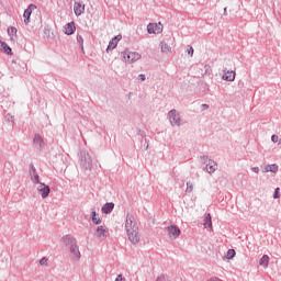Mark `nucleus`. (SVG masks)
<instances>
[{"label":"nucleus","instance_id":"nucleus-23","mask_svg":"<svg viewBox=\"0 0 281 281\" xmlns=\"http://www.w3.org/2000/svg\"><path fill=\"white\" fill-rule=\"evenodd\" d=\"M234 256H236V250L228 249L227 255H226L227 260H232V258H234Z\"/></svg>","mask_w":281,"mask_h":281},{"label":"nucleus","instance_id":"nucleus-33","mask_svg":"<svg viewBox=\"0 0 281 281\" xmlns=\"http://www.w3.org/2000/svg\"><path fill=\"white\" fill-rule=\"evenodd\" d=\"M202 109H210V106L207 104H203Z\"/></svg>","mask_w":281,"mask_h":281},{"label":"nucleus","instance_id":"nucleus-24","mask_svg":"<svg viewBox=\"0 0 281 281\" xmlns=\"http://www.w3.org/2000/svg\"><path fill=\"white\" fill-rule=\"evenodd\" d=\"M92 221L93 223H95V225H99L100 223V216H98V214H95V212L92 213Z\"/></svg>","mask_w":281,"mask_h":281},{"label":"nucleus","instance_id":"nucleus-17","mask_svg":"<svg viewBox=\"0 0 281 281\" xmlns=\"http://www.w3.org/2000/svg\"><path fill=\"white\" fill-rule=\"evenodd\" d=\"M74 32H76V24L74 22H70L65 26V34L70 36V34H74Z\"/></svg>","mask_w":281,"mask_h":281},{"label":"nucleus","instance_id":"nucleus-29","mask_svg":"<svg viewBox=\"0 0 281 281\" xmlns=\"http://www.w3.org/2000/svg\"><path fill=\"white\" fill-rule=\"evenodd\" d=\"M279 137H278V135H272V137H271V140L274 143V144H277V142H279Z\"/></svg>","mask_w":281,"mask_h":281},{"label":"nucleus","instance_id":"nucleus-6","mask_svg":"<svg viewBox=\"0 0 281 281\" xmlns=\"http://www.w3.org/2000/svg\"><path fill=\"white\" fill-rule=\"evenodd\" d=\"M95 238L104 240L109 236V228L106 226H99L94 233Z\"/></svg>","mask_w":281,"mask_h":281},{"label":"nucleus","instance_id":"nucleus-28","mask_svg":"<svg viewBox=\"0 0 281 281\" xmlns=\"http://www.w3.org/2000/svg\"><path fill=\"white\" fill-rule=\"evenodd\" d=\"M114 281H126V279L125 278H123V276L122 274H119L116 278H115V280Z\"/></svg>","mask_w":281,"mask_h":281},{"label":"nucleus","instance_id":"nucleus-19","mask_svg":"<svg viewBox=\"0 0 281 281\" xmlns=\"http://www.w3.org/2000/svg\"><path fill=\"white\" fill-rule=\"evenodd\" d=\"M263 172H278V165H267Z\"/></svg>","mask_w":281,"mask_h":281},{"label":"nucleus","instance_id":"nucleus-14","mask_svg":"<svg viewBox=\"0 0 281 281\" xmlns=\"http://www.w3.org/2000/svg\"><path fill=\"white\" fill-rule=\"evenodd\" d=\"M216 168H218V165H216V161H214V160L207 161L206 171L209 172V175H212L213 172H215Z\"/></svg>","mask_w":281,"mask_h":281},{"label":"nucleus","instance_id":"nucleus-31","mask_svg":"<svg viewBox=\"0 0 281 281\" xmlns=\"http://www.w3.org/2000/svg\"><path fill=\"white\" fill-rule=\"evenodd\" d=\"M139 79L144 82V80H146V75H139Z\"/></svg>","mask_w":281,"mask_h":281},{"label":"nucleus","instance_id":"nucleus-13","mask_svg":"<svg viewBox=\"0 0 281 281\" xmlns=\"http://www.w3.org/2000/svg\"><path fill=\"white\" fill-rule=\"evenodd\" d=\"M203 226L205 227V229L214 232V228L212 227V215L210 213L204 217Z\"/></svg>","mask_w":281,"mask_h":281},{"label":"nucleus","instance_id":"nucleus-10","mask_svg":"<svg viewBox=\"0 0 281 281\" xmlns=\"http://www.w3.org/2000/svg\"><path fill=\"white\" fill-rule=\"evenodd\" d=\"M34 10H36V5L34 4H30V7L24 11V23L27 25V23H30V16H32V12H34Z\"/></svg>","mask_w":281,"mask_h":281},{"label":"nucleus","instance_id":"nucleus-25","mask_svg":"<svg viewBox=\"0 0 281 281\" xmlns=\"http://www.w3.org/2000/svg\"><path fill=\"white\" fill-rule=\"evenodd\" d=\"M187 52L190 56H194V48L192 46H188Z\"/></svg>","mask_w":281,"mask_h":281},{"label":"nucleus","instance_id":"nucleus-22","mask_svg":"<svg viewBox=\"0 0 281 281\" xmlns=\"http://www.w3.org/2000/svg\"><path fill=\"white\" fill-rule=\"evenodd\" d=\"M160 47H161V52L164 54H168L170 52V46H168V44H166V43H161Z\"/></svg>","mask_w":281,"mask_h":281},{"label":"nucleus","instance_id":"nucleus-18","mask_svg":"<svg viewBox=\"0 0 281 281\" xmlns=\"http://www.w3.org/2000/svg\"><path fill=\"white\" fill-rule=\"evenodd\" d=\"M259 265L260 267H263V269H267L269 267V257L267 255H263L259 260Z\"/></svg>","mask_w":281,"mask_h":281},{"label":"nucleus","instance_id":"nucleus-30","mask_svg":"<svg viewBox=\"0 0 281 281\" xmlns=\"http://www.w3.org/2000/svg\"><path fill=\"white\" fill-rule=\"evenodd\" d=\"M252 172H255L256 175H258L260 172V169L258 167H252L251 168Z\"/></svg>","mask_w":281,"mask_h":281},{"label":"nucleus","instance_id":"nucleus-11","mask_svg":"<svg viewBox=\"0 0 281 281\" xmlns=\"http://www.w3.org/2000/svg\"><path fill=\"white\" fill-rule=\"evenodd\" d=\"M223 80H226L227 82H234L236 80V72L232 70H227L223 75Z\"/></svg>","mask_w":281,"mask_h":281},{"label":"nucleus","instance_id":"nucleus-9","mask_svg":"<svg viewBox=\"0 0 281 281\" xmlns=\"http://www.w3.org/2000/svg\"><path fill=\"white\" fill-rule=\"evenodd\" d=\"M120 41H122L121 34H119L114 38H112V41L109 43V45L106 47V52H111V50L115 49L117 47V43H120Z\"/></svg>","mask_w":281,"mask_h":281},{"label":"nucleus","instance_id":"nucleus-34","mask_svg":"<svg viewBox=\"0 0 281 281\" xmlns=\"http://www.w3.org/2000/svg\"><path fill=\"white\" fill-rule=\"evenodd\" d=\"M35 181H38V176H35Z\"/></svg>","mask_w":281,"mask_h":281},{"label":"nucleus","instance_id":"nucleus-32","mask_svg":"<svg viewBox=\"0 0 281 281\" xmlns=\"http://www.w3.org/2000/svg\"><path fill=\"white\" fill-rule=\"evenodd\" d=\"M77 40L79 43H82V36H78Z\"/></svg>","mask_w":281,"mask_h":281},{"label":"nucleus","instance_id":"nucleus-27","mask_svg":"<svg viewBox=\"0 0 281 281\" xmlns=\"http://www.w3.org/2000/svg\"><path fill=\"white\" fill-rule=\"evenodd\" d=\"M40 265H42V267H44L45 265H47V258H42L41 260H40Z\"/></svg>","mask_w":281,"mask_h":281},{"label":"nucleus","instance_id":"nucleus-8","mask_svg":"<svg viewBox=\"0 0 281 281\" xmlns=\"http://www.w3.org/2000/svg\"><path fill=\"white\" fill-rule=\"evenodd\" d=\"M37 192L41 194L42 199H47V196H49V186L40 183L37 186Z\"/></svg>","mask_w":281,"mask_h":281},{"label":"nucleus","instance_id":"nucleus-26","mask_svg":"<svg viewBox=\"0 0 281 281\" xmlns=\"http://www.w3.org/2000/svg\"><path fill=\"white\" fill-rule=\"evenodd\" d=\"M273 199H280V188H277L273 194Z\"/></svg>","mask_w":281,"mask_h":281},{"label":"nucleus","instance_id":"nucleus-1","mask_svg":"<svg viewBox=\"0 0 281 281\" xmlns=\"http://www.w3.org/2000/svg\"><path fill=\"white\" fill-rule=\"evenodd\" d=\"M125 229L128 240L134 245H137V243H139V225H137V220L133 214L126 215Z\"/></svg>","mask_w":281,"mask_h":281},{"label":"nucleus","instance_id":"nucleus-3","mask_svg":"<svg viewBox=\"0 0 281 281\" xmlns=\"http://www.w3.org/2000/svg\"><path fill=\"white\" fill-rule=\"evenodd\" d=\"M122 58L124 63H127L128 65H131L133 63H137V60L142 58V55H139V53H136V52L125 50L122 53Z\"/></svg>","mask_w":281,"mask_h":281},{"label":"nucleus","instance_id":"nucleus-12","mask_svg":"<svg viewBox=\"0 0 281 281\" xmlns=\"http://www.w3.org/2000/svg\"><path fill=\"white\" fill-rule=\"evenodd\" d=\"M74 12L76 16H80V14L85 12V4H82V2H75Z\"/></svg>","mask_w":281,"mask_h":281},{"label":"nucleus","instance_id":"nucleus-15","mask_svg":"<svg viewBox=\"0 0 281 281\" xmlns=\"http://www.w3.org/2000/svg\"><path fill=\"white\" fill-rule=\"evenodd\" d=\"M113 207H115L113 202L106 203L101 209V212H103V214H111V212H113Z\"/></svg>","mask_w":281,"mask_h":281},{"label":"nucleus","instance_id":"nucleus-35","mask_svg":"<svg viewBox=\"0 0 281 281\" xmlns=\"http://www.w3.org/2000/svg\"><path fill=\"white\" fill-rule=\"evenodd\" d=\"M279 144H281V138H280V140H279Z\"/></svg>","mask_w":281,"mask_h":281},{"label":"nucleus","instance_id":"nucleus-16","mask_svg":"<svg viewBox=\"0 0 281 281\" xmlns=\"http://www.w3.org/2000/svg\"><path fill=\"white\" fill-rule=\"evenodd\" d=\"M16 32H18L16 27H14V26H10L8 29V34L10 36V40L12 43H16Z\"/></svg>","mask_w":281,"mask_h":281},{"label":"nucleus","instance_id":"nucleus-2","mask_svg":"<svg viewBox=\"0 0 281 281\" xmlns=\"http://www.w3.org/2000/svg\"><path fill=\"white\" fill-rule=\"evenodd\" d=\"M64 243L69 247L70 250V258L72 260H79L80 259V248L78 247V244H76V238L71 236L64 237Z\"/></svg>","mask_w":281,"mask_h":281},{"label":"nucleus","instance_id":"nucleus-5","mask_svg":"<svg viewBox=\"0 0 281 281\" xmlns=\"http://www.w3.org/2000/svg\"><path fill=\"white\" fill-rule=\"evenodd\" d=\"M167 234L171 240H176V238H179V236H181V229H179L178 226L171 225L167 227Z\"/></svg>","mask_w":281,"mask_h":281},{"label":"nucleus","instance_id":"nucleus-7","mask_svg":"<svg viewBox=\"0 0 281 281\" xmlns=\"http://www.w3.org/2000/svg\"><path fill=\"white\" fill-rule=\"evenodd\" d=\"M169 120L173 126H179V124H181V117H179L177 110H171L169 112Z\"/></svg>","mask_w":281,"mask_h":281},{"label":"nucleus","instance_id":"nucleus-4","mask_svg":"<svg viewBox=\"0 0 281 281\" xmlns=\"http://www.w3.org/2000/svg\"><path fill=\"white\" fill-rule=\"evenodd\" d=\"M148 34H161L164 32V25L159 23H149L147 25Z\"/></svg>","mask_w":281,"mask_h":281},{"label":"nucleus","instance_id":"nucleus-20","mask_svg":"<svg viewBox=\"0 0 281 281\" xmlns=\"http://www.w3.org/2000/svg\"><path fill=\"white\" fill-rule=\"evenodd\" d=\"M34 145L37 148H42V146H43V137H41V135H35V137H34Z\"/></svg>","mask_w":281,"mask_h":281},{"label":"nucleus","instance_id":"nucleus-21","mask_svg":"<svg viewBox=\"0 0 281 281\" xmlns=\"http://www.w3.org/2000/svg\"><path fill=\"white\" fill-rule=\"evenodd\" d=\"M1 49H2V52H4V54H12V48H10V46H8V44H5V43H1Z\"/></svg>","mask_w":281,"mask_h":281}]
</instances>
